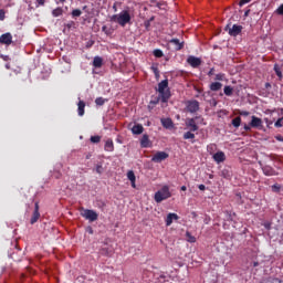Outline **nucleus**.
Listing matches in <instances>:
<instances>
[{
  "instance_id": "obj_1",
  "label": "nucleus",
  "mask_w": 283,
  "mask_h": 283,
  "mask_svg": "<svg viewBox=\"0 0 283 283\" xmlns=\"http://www.w3.org/2000/svg\"><path fill=\"white\" fill-rule=\"evenodd\" d=\"M156 92L159 93L161 103H169V98H171V88H169V80H164L159 82Z\"/></svg>"
},
{
  "instance_id": "obj_2",
  "label": "nucleus",
  "mask_w": 283,
  "mask_h": 283,
  "mask_svg": "<svg viewBox=\"0 0 283 283\" xmlns=\"http://www.w3.org/2000/svg\"><path fill=\"white\" fill-rule=\"evenodd\" d=\"M111 21H114L115 23H118L122 28H125L127 23H130L132 15L129 14V11L124 10L119 14L112 15Z\"/></svg>"
},
{
  "instance_id": "obj_3",
  "label": "nucleus",
  "mask_w": 283,
  "mask_h": 283,
  "mask_svg": "<svg viewBox=\"0 0 283 283\" xmlns=\"http://www.w3.org/2000/svg\"><path fill=\"white\" fill-rule=\"evenodd\" d=\"M168 198H171V191H169V186H164L155 193L154 200L155 202L160 203L168 200Z\"/></svg>"
},
{
  "instance_id": "obj_4",
  "label": "nucleus",
  "mask_w": 283,
  "mask_h": 283,
  "mask_svg": "<svg viewBox=\"0 0 283 283\" xmlns=\"http://www.w3.org/2000/svg\"><path fill=\"white\" fill-rule=\"evenodd\" d=\"M80 214L85 220H88V222H96V220H98V213L94 210L81 208Z\"/></svg>"
},
{
  "instance_id": "obj_5",
  "label": "nucleus",
  "mask_w": 283,
  "mask_h": 283,
  "mask_svg": "<svg viewBox=\"0 0 283 283\" xmlns=\"http://www.w3.org/2000/svg\"><path fill=\"white\" fill-rule=\"evenodd\" d=\"M197 120H200V123H202L205 119L201 116L186 119V127L187 129H189V132H198V129H200V127H198Z\"/></svg>"
},
{
  "instance_id": "obj_6",
  "label": "nucleus",
  "mask_w": 283,
  "mask_h": 283,
  "mask_svg": "<svg viewBox=\"0 0 283 283\" xmlns=\"http://www.w3.org/2000/svg\"><path fill=\"white\" fill-rule=\"evenodd\" d=\"M12 33L7 32L0 35V45H7L10 46L12 45Z\"/></svg>"
},
{
  "instance_id": "obj_7",
  "label": "nucleus",
  "mask_w": 283,
  "mask_h": 283,
  "mask_svg": "<svg viewBox=\"0 0 283 283\" xmlns=\"http://www.w3.org/2000/svg\"><path fill=\"white\" fill-rule=\"evenodd\" d=\"M199 109H200V103L198 101L193 99L187 103V111L190 114H196V112H198Z\"/></svg>"
},
{
  "instance_id": "obj_8",
  "label": "nucleus",
  "mask_w": 283,
  "mask_h": 283,
  "mask_svg": "<svg viewBox=\"0 0 283 283\" xmlns=\"http://www.w3.org/2000/svg\"><path fill=\"white\" fill-rule=\"evenodd\" d=\"M167 158H169V154H167L166 151H157L153 156L151 161L153 163H163V160H167Z\"/></svg>"
},
{
  "instance_id": "obj_9",
  "label": "nucleus",
  "mask_w": 283,
  "mask_h": 283,
  "mask_svg": "<svg viewBox=\"0 0 283 283\" xmlns=\"http://www.w3.org/2000/svg\"><path fill=\"white\" fill-rule=\"evenodd\" d=\"M242 33V25L233 24L232 28L228 30L230 36H238Z\"/></svg>"
},
{
  "instance_id": "obj_10",
  "label": "nucleus",
  "mask_w": 283,
  "mask_h": 283,
  "mask_svg": "<svg viewBox=\"0 0 283 283\" xmlns=\"http://www.w3.org/2000/svg\"><path fill=\"white\" fill-rule=\"evenodd\" d=\"M187 63L191 65V67H200V65H202V60H200V57L189 56Z\"/></svg>"
},
{
  "instance_id": "obj_11",
  "label": "nucleus",
  "mask_w": 283,
  "mask_h": 283,
  "mask_svg": "<svg viewBox=\"0 0 283 283\" xmlns=\"http://www.w3.org/2000/svg\"><path fill=\"white\" fill-rule=\"evenodd\" d=\"M250 126H252L254 129H262V118L253 115L251 117Z\"/></svg>"
},
{
  "instance_id": "obj_12",
  "label": "nucleus",
  "mask_w": 283,
  "mask_h": 283,
  "mask_svg": "<svg viewBox=\"0 0 283 283\" xmlns=\"http://www.w3.org/2000/svg\"><path fill=\"white\" fill-rule=\"evenodd\" d=\"M170 45H174V50H176V52H179V50H182V48H185V42H180V40L178 39H171L169 41Z\"/></svg>"
},
{
  "instance_id": "obj_13",
  "label": "nucleus",
  "mask_w": 283,
  "mask_h": 283,
  "mask_svg": "<svg viewBox=\"0 0 283 283\" xmlns=\"http://www.w3.org/2000/svg\"><path fill=\"white\" fill-rule=\"evenodd\" d=\"M214 163H224V160H227V155H224V151H217L213 156H212Z\"/></svg>"
},
{
  "instance_id": "obj_14",
  "label": "nucleus",
  "mask_w": 283,
  "mask_h": 283,
  "mask_svg": "<svg viewBox=\"0 0 283 283\" xmlns=\"http://www.w3.org/2000/svg\"><path fill=\"white\" fill-rule=\"evenodd\" d=\"M140 147L147 149V147H151V142L149 140V135L144 134L140 139Z\"/></svg>"
},
{
  "instance_id": "obj_15",
  "label": "nucleus",
  "mask_w": 283,
  "mask_h": 283,
  "mask_svg": "<svg viewBox=\"0 0 283 283\" xmlns=\"http://www.w3.org/2000/svg\"><path fill=\"white\" fill-rule=\"evenodd\" d=\"M41 218V213H39V202H35V208L31 218V224H34Z\"/></svg>"
},
{
  "instance_id": "obj_16",
  "label": "nucleus",
  "mask_w": 283,
  "mask_h": 283,
  "mask_svg": "<svg viewBox=\"0 0 283 283\" xmlns=\"http://www.w3.org/2000/svg\"><path fill=\"white\" fill-rule=\"evenodd\" d=\"M179 217L174 213V212H170L167 214V218H166V227H171V224H174V220H178Z\"/></svg>"
},
{
  "instance_id": "obj_17",
  "label": "nucleus",
  "mask_w": 283,
  "mask_h": 283,
  "mask_svg": "<svg viewBox=\"0 0 283 283\" xmlns=\"http://www.w3.org/2000/svg\"><path fill=\"white\" fill-rule=\"evenodd\" d=\"M145 132V127H143L142 124H136L132 128V133L135 134V136H139V134H143Z\"/></svg>"
},
{
  "instance_id": "obj_18",
  "label": "nucleus",
  "mask_w": 283,
  "mask_h": 283,
  "mask_svg": "<svg viewBox=\"0 0 283 283\" xmlns=\"http://www.w3.org/2000/svg\"><path fill=\"white\" fill-rule=\"evenodd\" d=\"M209 90L211 92H220V90H222V83L220 82H212L210 85H209Z\"/></svg>"
},
{
  "instance_id": "obj_19",
  "label": "nucleus",
  "mask_w": 283,
  "mask_h": 283,
  "mask_svg": "<svg viewBox=\"0 0 283 283\" xmlns=\"http://www.w3.org/2000/svg\"><path fill=\"white\" fill-rule=\"evenodd\" d=\"M160 101H163V98L159 96L153 97L149 102L148 108L149 109H154V107H156V105H158L160 103Z\"/></svg>"
},
{
  "instance_id": "obj_20",
  "label": "nucleus",
  "mask_w": 283,
  "mask_h": 283,
  "mask_svg": "<svg viewBox=\"0 0 283 283\" xmlns=\"http://www.w3.org/2000/svg\"><path fill=\"white\" fill-rule=\"evenodd\" d=\"M161 125L166 129H171V127H174V120H171V118H161Z\"/></svg>"
},
{
  "instance_id": "obj_21",
  "label": "nucleus",
  "mask_w": 283,
  "mask_h": 283,
  "mask_svg": "<svg viewBox=\"0 0 283 283\" xmlns=\"http://www.w3.org/2000/svg\"><path fill=\"white\" fill-rule=\"evenodd\" d=\"M78 116H85V102L80 101L77 104Z\"/></svg>"
},
{
  "instance_id": "obj_22",
  "label": "nucleus",
  "mask_w": 283,
  "mask_h": 283,
  "mask_svg": "<svg viewBox=\"0 0 283 283\" xmlns=\"http://www.w3.org/2000/svg\"><path fill=\"white\" fill-rule=\"evenodd\" d=\"M106 151H114V140L107 139L104 145Z\"/></svg>"
},
{
  "instance_id": "obj_23",
  "label": "nucleus",
  "mask_w": 283,
  "mask_h": 283,
  "mask_svg": "<svg viewBox=\"0 0 283 283\" xmlns=\"http://www.w3.org/2000/svg\"><path fill=\"white\" fill-rule=\"evenodd\" d=\"M93 66L103 67V57L95 56L94 60H93Z\"/></svg>"
},
{
  "instance_id": "obj_24",
  "label": "nucleus",
  "mask_w": 283,
  "mask_h": 283,
  "mask_svg": "<svg viewBox=\"0 0 283 283\" xmlns=\"http://www.w3.org/2000/svg\"><path fill=\"white\" fill-rule=\"evenodd\" d=\"M52 17L56 18V17H63V8L57 7L56 9H54L52 11Z\"/></svg>"
},
{
  "instance_id": "obj_25",
  "label": "nucleus",
  "mask_w": 283,
  "mask_h": 283,
  "mask_svg": "<svg viewBox=\"0 0 283 283\" xmlns=\"http://www.w3.org/2000/svg\"><path fill=\"white\" fill-rule=\"evenodd\" d=\"M107 101H108L107 98L96 97L95 105H97L98 107H103V105H105Z\"/></svg>"
},
{
  "instance_id": "obj_26",
  "label": "nucleus",
  "mask_w": 283,
  "mask_h": 283,
  "mask_svg": "<svg viewBox=\"0 0 283 283\" xmlns=\"http://www.w3.org/2000/svg\"><path fill=\"white\" fill-rule=\"evenodd\" d=\"M193 138H196V134H193L191 130L184 134V140H193Z\"/></svg>"
},
{
  "instance_id": "obj_27",
  "label": "nucleus",
  "mask_w": 283,
  "mask_h": 283,
  "mask_svg": "<svg viewBox=\"0 0 283 283\" xmlns=\"http://www.w3.org/2000/svg\"><path fill=\"white\" fill-rule=\"evenodd\" d=\"M274 72H275L276 76H279V80L282 81V78H283L282 69H280L279 64H274Z\"/></svg>"
},
{
  "instance_id": "obj_28",
  "label": "nucleus",
  "mask_w": 283,
  "mask_h": 283,
  "mask_svg": "<svg viewBox=\"0 0 283 283\" xmlns=\"http://www.w3.org/2000/svg\"><path fill=\"white\" fill-rule=\"evenodd\" d=\"M232 125H233V127H235L238 129V127H240V125H242V118L240 116L233 118Z\"/></svg>"
},
{
  "instance_id": "obj_29",
  "label": "nucleus",
  "mask_w": 283,
  "mask_h": 283,
  "mask_svg": "<svg viewBox=\"0 0 283 283\" xmlns=\"http://www.w3.org/2000/svg\"><path fill=\"white\" fill-rule=\"evenodd\" d=\"M223 93L226 94V96H233V87L224 86Z\"/></svg>"
},
{
  "instance_id": "obj_30",
  "label": "nucleus",
  "mask_w": 283,
  "mask_h": 283,
  "mask_svg": "<svg viewBox=\"0 0 283 283\" xmlns=\"http://www.w3.org/2000/svg\"><path fill=\"white\" fill-rule=\"evenodd\" d=\"M154 56H156V59H163V56H165V54L163 53V50L160 49H156L153 52Z\"/></svg>"
},
{
  "instance_id": "obj_31",
  "label": "nucleus",
  "mask_w": 283,
  "mask_h": 283,
  "mask_svg": "<svg viewBox=\"0 0 283 283\" xmlns=\"http://www.w3.org/2000/svg\"><path fill=\"white\" fill-rule=\"evenodd\" d=\"M187 242L193 243L196 242V237L191 235V232H186Z\"/></svg>"
},
{
  "instance_id": "obj_32",
  "label": "nucleus",
  "mask_w": 283,
  "mask_h": 283,
  "mask_svg": "<svg viewBox=\"0 0 283 283\" xmlns=\"http://www.w3.org/2000/svg\"><path fill=\"white\" fill-rule=\"evenodd\" d=\"M72 17L73 19H76V17H81V14H83V11H81V9H75L72 11Z\"/></svg>"
},
{
  "instance_id": "obj_33",
  "label": "nucleus",
  "mask_w": 283,
  "mask_h": 283,
  "mask_svg": "<svg viewBox=\"0 0 283 283\" xmlns=\"http://www.w3.org/2000/svg\"><path fill=\"white\" fill-rule=\"evenodd\" d=\"M282 190V186L279 184H274L272 186V191H274V193H280V191Z\"/></svg>"
},
{
  "instance_id": "obj_34",
  "label": "nucleus",
  "mask_w": 283,
  "mask_h": 283,
  "mask_svg": "<svg viewBox=\"0 0 283 283\" xmlns=\"http://www.w3.org/2000/svg\"><path fill=\"white\" fill-rule=\"evenodd\" d=\"M96 174H103L105 171V168H103L102 164H97L95 167Z\"/></svg>"
},
{
  "instance_id": "obj_35",
  "label": "nucleus",
  "mask_w": 283,
  "mask_h": 283,
  "mask_svg": "<svg viewBox=\"0 0 283 283\" xmlns=\"http://www.w3.org/2000/svg\"><path fill=\"white\" fill-rule=\"evenodd\" d=\"M216 149H217L216 144H210V145L207 146V150L209 151V154L214 153Z\"/></svg>"
},
{
  "instance_id": "obj_36",
  "label": "nucleus",
  "mask_w": 283,
  "mask_h": 283,
  "mask_svg": "<svg viewBox=\"0 0 283 283\" xmlns=\"http://www.w3.org/2000/svg\"><path fill=\"white\" fill-rule=\"evenodd\" d=\"M91 143H93V144L101 143V136H98V135L92 136L91 137Z\"/></svg>"
},
{
  "instance_id": "obj_37",
  "label": "nucleus",
  "mask_w": 283,
  "mask_h": 283,
  "mask_svg": "<svg viewBox=\"0 0 283 283\" xmlns=\"http://www.w3.org/2000/svg\"><path fill=\"white\" fill-rule=\"evenodd\" d=\"M102 32H105L107 36L113 33L112 29H108L107 25L102 27Z\"/></svg>"
},
{
  "instance_id": "obj_38",
  "label": "nucleus",
  "mask_w": 283,
  "mask_h": 283,
  "mask_svg": "<svg viewBox=\"0 0 283 283\" xmlns=\"http://www.w3.org/2000/svg\"><path fill=\"white\" fill-rule=\"evenodd\" d=\"M226 75L224 73H218L214 77V81H224Z\"/></svg>"
},
{
  "instance_id": "obj_39",
  "label": "nucleus",
  "mask_w": 283,
  "mask_h": 283,
  "mask_svg": "<svg viewBox=\"0 0 283 283\" xmlns=\"http://www.w3.org/2000/svg\"><path fill=\"white\" fill-rule=\"evenodd\" d=\"M274 12L275 14L283 17V4H281Z\"/></svg>"
},
{
  "instance_id": "obj_40",
  "label": "nucleus",
  "mask_w": 283,
  "mask_h": 283,
  "mask_svg": "<svg viewBox=\"0 0 283 283\" xmlns=\"http://www.w3.org/2000/svg\"><path fill=\"white\" fill-rule=\"evenodd\" d=\"M0 21H6V10L0 9Z\"/></svg>"
},
{
  "instance_id": "obj_41",
  "label": "nucleus",
  "mask_w": 283,
  "mask_h": 283,
  "mask_svg": "<svg viewBox=\"0 0 283 283\" xmlns=\"http://www.w3.org/2000/svg\"><path fill=\"white\" fill-rule=\"evenodd\" d=\"M263 172L265 174V176H273V174H271V168L270 167L264 168Z\"/></svg>"
},
{
  "instance_id": "obj_42",
  "label": "nucleus",
  "mask_w": 283,
  "mask_h": 283,
  "mask_svg": "<svg viewBox=\"0 0 283 283\" xmlns=\"http://www.w3.org/2000/svg\"><path fill=\"white\" fill-rule=\"evenodd\" d=\"M247 3H251V0H240L239 6L242 8V6H247Z\"/></svg>"
},
{
  "instance_id": "obj_43",
  "label": "nucleus",
  "mask_w": 283,
  "mask_h": 283,
  "mask_svg": "<svg viewBox=\"0 0 283 283\" xmlns=\"http://www.w3.org/2000/svg\"><path fill=\"white\" fill-rule=\"evenodd\" d=\"M282 120H283L282 117L279 118V119L275 122L274 127H282Z\"/></svg>"
},
{
  "instance_id": "obj_44",
  "label": "nucleus",
  "mask_w": 283,
  "mask_h": 283,
  "mask_svg": "<svg viewBox=\"0 0 283 283\" xmlns=\"http://www.w3.org/2000/svg\"><path fill=\"white\" fill-rule=\"evenodd\" d=\"M251 128H252V126H251V124H244L243 125V129H244V132H251Z\"/></svg>"
},
{
  "instance_id": "obj_45",
  "label": "nucleus",
  "mask_w": 283,
  "mask_h": 283,
  "mask_svg": "<svg viewBox=\"0 0 283 283\" xmlns=\"http://www.w3.org/2000/svg\"><path fill=\"white\" fill-rule=\"evenodd\" d=\"M133 189H136V178H129Z\"/></svg>"
},
{
  "instance_id": "obj_46",
  "label": "nucleus",
  "mask_w": 283,
  "mask_h": 283,
  "mask_svg": "<svg viewBox=\"0 0 283 283\" xmlns=\"http://www.w3.org/2000/svg\"><path fill=\"white\" fill-rule=\"evenodd\" d=\"M240 116H249V111H240L239 112Z\"/></svg>"
},
{
  "instance_id": "obj_47",
  "label": "nucleus",
  "mask_w": 283,
  "mask_h": 283,
  "mask_svg": "<svg viewBox=\"0 0 283 283\" xmlns=\"http://www.w3.org/2000/svg\"><path fill=\"white\" fill-rule=\"evenodd\" d=\"M127 178H136V175H134L133 170L127 172Z\"/></svg>"
},
{
  "instance_id": "obj_48",
  "label": "nucleus",
  "mask_w": 283,
  "mask_h": 283,
  "mask_svg": "<svg viewBox=\"0 0 283 283\" xmlns=\"http://www.w3.org/2000/svg\"><path fill=\"white\" fill-rule=\"evenodd\" d=\"M36 8H39V6H45V0H36Z\"/></svg>"
},
{
  "instance_id": "obj_49",
  "label": "nucleus",
  "mask_w": 283,
  "mask_h": 283,
  "mask_svg": "<svg viewBox=\"0 0 283 283\" xmlns=\"http://www.w3.org/2000/svg\"><path fill=\"white\" fill-rule=\"evenodd\" d=\"M213 74H216L214 67L210 69V71L208 72V76H213Z\"/></svg>"
},
{
  "instance_id": "obj_50",
  "label": "nucleus",
  "mask_w": 283,
  "mask_h": 283,
  "mask_svg": "<svg viewBox=\"0 0 283 283\" xmlns=\"http://www.w3.org/2000/svg\"><path fill=\"white\" fill-rule=\"evenodd\" d=\"M0 59H2V61H10L9 55H0Z\"/></svg>"
},
{
  "instance_id": "obj_51",
  "label": "nucleus",
  "mask_w": 283,
  "mask_h": 283,
  "mask_svg": "<svg viewBox=\"0 0 283 283\" xmlns=\"http://www.w3.org/2000/svg\"><path fill=\"white\" fill-rule=\"evenodd\" d=\"M54 1H55L56 6H59L60 3H62V4L65 3L66 0H54Z\"/></svg>"
},
{
  "instance_id": "obj_52",
  "label": "nucleus",
  "mask_w": 283,
  "mask_h": 283,
  "mask_svg": "<svg viewBox=\"0 0 283 283\" xmlns=\"http://www.w3.org/2000/svg\"><path fill=\"white\" fill-rule=\"evenodd\" d=\"M154 73H155L157 78L160 76V74L158 73V69H154Z\"/></svg>"
},
{
  "instance_id": "obj_53",
  "label": "nucleus",
  "mask_w": 283,
  "mask_h": 283,
  "mask_svg": "<svg viewBox=\"0 0 283 283\" xmlns=\"http://www.w3.org/2000/svg\"><path fill=\"white\" fill-rule=\"evenodd\" d=\"M199 189H200V191H205V189H206L205 185H199Z\"/></svg>"
},
{
  "instance_id": "obj_54",
  "label": "nucleus",
  "mask_w": 283,
  "mask_h": 283,
  "mask_svg": "<svg viewBox=\"0 0 283 283\" xmlns=\"http://www.w3.org/2000/svg\"><path fill=\"white\" fill-rule=\"evenodd\" d=\"M250 12H251V10H247V11L244 12V17H248V15L250 14Z\"/></svg>"
},
{
  "instance_id": "obj_55",
  "label": "nucleus",
  "mask_w": 283,
  "mask_h": 283,
  "mask_svg": "<svg viewBox=\"0 0 283 283\" xmlns=\"http://www.w3.org/2000/svg\"><path fill=\"white\" fill-rule=\"evenodd\" d=\"M181 191H187V186H182Z\"/></svg>"
},
{
  "instance_id": "obj_56",
  "label": "nucleus",
  "mask_w": 283,
  "mask_h": 283,
  "mask_svg": "<svg viewBox=\"0 0 283 283\" xmlns=\"http://www.w3.org/2000/svg\"><path fill=\"white\" fill-rule=\"evenodd\" d=\"M7 70H10V63H7L4 66Z\"/></svg>"
},
{
  "instance_id": "obj_57",
  "label": "nucleus",
  "mask_w": 283,
  "mask_h": 283,
  "mask_svg": "<svg viewBox=\"0 0 283 283\" xmlns=\"http://www.w3.org/2000/svg\"><path fill=\"white\" fill-rule=\"evenodd\" d=\"M261 283H271L270 279H268L266 281H263Z\"/></svg>"
},
{
  "instance_id": "obj_58",
  "label": "nucleus",
  "mask_w": 283,
  "mask_h": 283,
  "mask_svg": "<svg viewBox=\"0 0 283 283\" xmlns=\"http://www.w3.org/2000/svg\"><path fill=\"white\" fill-rule=\"evenodd\" d=\"M265 87H271V84H270V83H266V84H265Z\"/></svg>"
},
{
  "instance_id": "obj_59",
  "label": "nucleus",
  "mask_w": 283,
  "mask_h": 283,
  "mask_svg": "<svg viewBox=\"0 0 283 283\" xmlns=\"http://www.w3.org/2000/svg\"><path fill=\"white\" fill-rule=\"evenodd\" d=\"M276 139H279V140H283V138H282V137H276Z\"/></svg>"
},
{
  "instance_id": "obj_60",
  "label": "nucleus",
  "mask_w": 283,
  "mask_h": 283,
  "mask_svg": "<svg viewBox=\"0 0 283 283\" xmlns=\"http://www.w3.org/2000/svg\"><path fill=\"white\" fill-rule=\"evenodd\" d=\"M226 30H229V25L226 27Z\"/></svg>"
},
{
  "instance_id": "obj_61",
  "label": "nucleus",
  "mask_w": 283,
  "mask_h": 283,
  "mask_svg": "<svg viewBox=\"0 0 283 283\" xmlns=\"http://www.w3.org/2000/svg\"><path fill=\"white\" fill-rule=\"evenodd\" d=\"M88 232H90V233H92V229H91V230H88Z\"/></svg>"
}]
</instances>
